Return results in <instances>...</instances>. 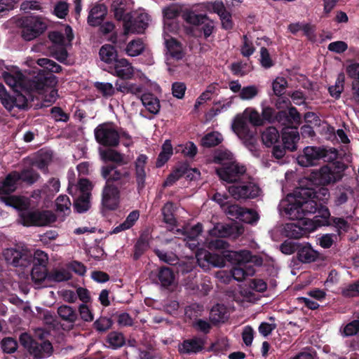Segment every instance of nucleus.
<instances>
[{
  "mask_svg": "<svg viewBox=\"0 0 359 359\" xmlns=\"http://www.w3.org/2000/svg\"><path fill=\"white\" fill-rule=\"evenodd\" d=\"M312 193L309 189H299L288 194L281 201L280 210L284 211L290 219L298 220L297 223L286 225L288 236L298 238L320 226L316 222L315 217L313 219L305 217L306 215L314 213L317 210L318 204L314 201L308 199Z\"/></svg>",
  "mask_w": 359,
  "mask_h": 359,
  "instance_id": "nucleus-1",
  "label": "nucleus"
},
{
  "mask_svg": "<svg viewBox=\"0 0 359 359\" xmlns=\"http://www.w3.org/2000/svg\"><path fill=\"white\" fill-rule=\"evenodd\" d=\"M248 121L253 126L264 125V118L252 107L246 108L242 113L238 114L233 119L231 128L243 144L251 151L255 150L257 145L256 130L250 128Z\"/></svg>",
  "mask_w": 359,
  "mask_h": 359,
  "instance_id": "nucleus-2",
  "label": "nucleus"
},
{
  "mask_svg": "<svg viewBox=\"0 0 359 359\" xmlns=\"http://www.w3.org/2000/svg\"><path fill=\"white\" fill-rule=\"evenodd\" d=\"M215 161L222 165L216 172L222 181L235 184L245 179V168L235 161L229 151L219 152L215 157Z\"/></svg>",
  "mask_w": 359,
  "mask_h": 359,
  "instance_id": "nucleus-3",
  "label": "nucleus"
},
{
  "mask_svg": "<svg viewBox=\"0 0 359 359\" xmlns=\"http://www.w3.org/2000/svg\"><path fill=\"white\" fill-rule=\"evenodd\" d=\"M18 172L13 171L6 175L5 179L0 182V202L6 206L12 207L18 210H25L29 203L24 197L11 195L18 185Z\"/></svg>",
  "mask_w": 359,
  "mask_h": 359,
  "instance_id": "nucleus-4",
  "label": "nucleus"
},
{
  "mask_svg": "<svg viewBox=\"0 0 359 359\" xmlns=\"http://www.w3.org/2000/svg\"><path fill=\"white\" fill-rule=\"evenodd\" d=\"M96 141L107 147H116L121 138L130 140V136L125 132L119 133L112 123H104L98 125L94 130Z\"/></svg>",
  "mask_w": 359,
  "mask_h": 359,
  "instance_id": "nucleus-5",
  "label": "nucleus"
},
{
  "mask_svg": "<svg viewBox=\"0 0 359 359\" xmlns=\"http://www.w3.org/2000/svg\"><path fill=\"white\" fill-rule=\"evenodd\" d=\"M57 83L56 76L50 75L43 78H36L32 81L30 88L42 95L45 102L51 104L55 102L58 97L57 90L55 88Z\"/></svg>",
  "mask_w": 359,
  "mask_h": 359,
  "instance_id": "nucleus-6",
  "label": "nucleus"
},
{
  "mask_svg": "<svg viewBox=\"0 0 359 359\" xmlns=\"http://www.w3.org/2000/svg\"><path fill=\"white\" fill-rule=\"evenodd\" d=\"M19 26L22 38L27 41L39 37L47 28L46 22L36 16H29L20 19Z\"/></svg>",
  "mask_w": 359,
  "mask_h": 359,
  "instance_id": "nucleus-7",
  "label": "nucleus"
},
{
  "mask_svg": "<svg viewBox=\"0 0 359 359\" xmlns=\"http://www.w3.org/2000/svg\"><path fill=\"white\" fill-rule=\"evenodd\" d=\"M20 210V223L24 226H46L56 220L55 215L50 210L24 211Z\"/></svg>",
  "mask_w": 359,
  "mask_h": 359,
  "instance_id": "nucleus-8",
  "label": "nucleus"
},
{
  "mask_svg": "<svg viewBox=\"0 0 359 359\" xmlns=\"http://www.w3.org/2000/svg\"><path fill=\"white\" fill-rule=\"evenodd\" d=\"M229 194L236 200L255 198L261 194L260 188L252 182L241 180L229 187Z\"/></svg>",
  "mask_w": 359,
  "mask_h": 359,
  "instance_id": "nucleus-9",
  "label": "nucleus"
},
{
  "mask_svg": "<svg viewBox=\"0 0 359 359\" xmlns=\"http://www.w3.org/2000/svg\"><path fill=\"white\" fill-rule=\"evenodd\" d=\"M150 21L149 16L143 11L132 13L129 20L123 24L124 34H140L144 32Z\"/></svg>",
  "mask_w": 359,
  "mask_h": 359,
  "instance_id": "nucleus-10",
  "label": "nucleus"
},
{
  "mask_svg": "<svg viewBox=\"0 0 359 359\" xmlns=\"http://www.w3.org/2000/svg\"><path fill=\"white\" fill-rule=\"evenodd\" d=\"M4 256L6 261L14 266L26 267L32 259V255L27 249L8 248L4 251Z\"/></svg>",
  "mask_w": 359,
  "mask_h": 359,
  "instance_id": "nucleus-11",
  "label": "nucleus"
},
{
  "mask_svg": "<svg viewBox=\"0 0 359 359\" xmlns=\"http://www.w3.org/2000/svg\"><path fill=\"white\" fill-rule=\"evenodd\" d=\"M326 151L320 147H306L302 154L298 156V164L303 167H309L316 165L318 161L325 157Z\"/></svg>",
  "mask_w": 359,
  "mask_h": 359,
  "instance_id": "nucleus-12",
  "label": "nucleus"
},
{
  "mask_svg": "<svg viewBox=\"0 0 359 359\" xmlns=\"http://www.w3.org/2000/svg\"><path fill=\"white\" fill-rule=\"evenodd\" d=\"M120 192L118 189L112 184H106L102 190V204L108 210H115L119 204Z\"/></svg>",
  "mask_w": 359,
  "mask_h": 359,
  "instance_id": "nucleus-13",
  "label": "nucleus"
},
{
  "mask_svg": "<svg viewBox=\"0 0 359 359\" xmlns=\"http://www.w3.org/2000/svg\"><path fill=\"white\" fill-rule=\"evenodd\" d=\"M3 78L8 86L15 92H21L22 90H27V81L25 76L19 71L4 72Z\"/></svg>",
  "mask_w": 359,
  "mask_h": 359,
  "instance_id": "nucleus-14",
  "label": "nucleus"
},
{
  "mask_svg": "<svg viewBox=\"0 0 359 359\" xmlns=\"http://www.w3.org/2000/svg\"><path fill=\"white\" fill-rule=\"evenodd\" d=\"M101 174L103 178L106 180V184H109V182H118L120 184H124L130 177L128 171L122 172L114 166H103L101 169Z\"/></svg>",
  "mask_w": 359,
  "mask_h": 359,
  "instance_id": "nucleus-15",
  "label": "nucleus"
},
{
  "mask_svg": "<svg viewBox=\"0 0 359 359\" xmlns=\"http://www.w3.org/2000/svg\"><path fill=\"white\" fill-rule=\"evenodd\" d=\"M205 346V341L201 337H193L184 340L178 346V351L181 354H196L201 352Z\"/></svg>",
  "mask_w": 359,
  "mask_h": 359,
  "instance_id": "nucleus-16",
  "label": "nucleus"
},
{
  "mask_svg": "<svg viewBox=\"0 0 359 359\" xmlns=\"http://www.w3.org/2000/svg\"><path fill=\"white\" fill-rule=\"evenodd\" d=\"M342 178V173L335 167L327 165L322 167L318 173V183L326 185L334 183Z\"/></svg>",
  "mask_w": 359,
  "mask_h": 359,
  "instance_id": "nucleus-17",
  "label": "nucleus"
},
{
  "mask_svg": "<svg viewBox=\"0 0 359 359\" xmlns=\"http://www.w3.org/2000/svg\"><path fill=\"white\" fill-rule=\"evenodd\" d=\"M225 252L226 251L222 252V255H219L217 254H212L205 250L201 249L196 252V257L200 266H204L202 265L201 262L205 261L215 267L222 268L225 266L226 258L224 256Z\"/></svg>",
  "mask_w": 359,
  "mask_h": 359,
  "instance_id": "nucleus-18",
  "label": "nucleus"
},
{
  "mask_svg": "<svg viewBox=\"0 0 359 359\" xmlns=\"http://www.w3.org/2000/svg\"><path fill=\"white\" fill-rule=\"evenodd\" d=\"M147 162V156L144 154L139 155L135 161V177L139 189H143L145 186Z\"/></svg>",
  "mask_w": 359,
  "mask_h": 359,
  "instance_id": "nucleus-19",
  "label": "nucleus"
},
{
  "mask_svg": "<svg viewBox=\"0 0 359 359\" xmlns=\"http://www.w3.org/2000/svg\"><path fill=\"white\" fill-rule=\"evenodd\" d=\"M224 256L227 261L236 265L248 266L249 262H253V257L248 250L226 251Z\"/></svg>",
  "mask_w": 359,
  "mask_h": 359,
  "instance_id": "nucleus-20",
  "label": "nucleus"
},
{
  "mask_svg": "<svg viewBox=\"0 0 359 359\" xmlns=\"http://www.w3.org/2000/svg\"><path fill=\"white\" fill-rule=\"evenodd\" d=\"M168 29V28L165 26L163 37L168 53L172 58L175 60H180L184 56L182 45L175 39L167 35Z\"/></svg>",
  "mask_w": 359,
  "mask_h": 359,
  "instance_id": "nucleus-21",
  "label": "nucleus"
},
{
  "mask_svg": "<svg viewBox=\"0 0 359 359\" xmlns=\"http://www.w3.org/2000/svg\"><path fill=\"white\" fill-rule=\"evenodd\" d=\"M178 231L182 234L183 240L187 241V243L191 249L194 250L198 246V243L196 242V238L202 232V226L201 224H197L192 227H186L183 229H179Z\"/></svg>",
  "mask_w": 359,
  "mask_h": 359,
  "instance_id": "nucleus-22",
  "label": "nucleus"
},
{
  "mask_svg": "<svg viewBox=\"0 0 359 359\" xmlns=\"http://www.w3.org/2000/svg\"><path fill=\"white\" fill-rule=\"evenodd\" d=\"M111 74L122 79H130L133 74V67L125 58L116 60Z\"/></svg>",
  "mask_w": 359,
  "mask_h": 359,
  "instance_id": "nucleus-23",
  "label": "nucleus"
},
{
  "mask_svg": "<svg viewBox=\"0 0 359 359\" xmlns=\"http://www.w3.org/2000/svg\"><path fill=\"white\" fill-rule=\"evenodd\" d=\"M65 36L58 32H53L49 34V39L54 43L53 47L66 46L71 43L74 39V34L69 26L65 27Z\"/></svg>",
  "mask_w": 359,
  "mask_h": 359,
  "instance_id": "nucleus-24",
  "label": "nucleus"
},
{
  "mask_svg": "<svg viewBox=\"0 0 359 359\" xmlns=\"http://www.w3.org/2000/svg\"><path fill=\"white\" fill-rule=\"evenodd\" d=\"M92 189L93 185L87 179L81 178L76 184L69 182L68 191L72 196H90Z\"/></svg>",
  "mask_w": 359,
  "mask_h": 359,
  "instance_id": "nucleus-25",
  "label": "nucleus"
},
{
  "mask_svg": "<svg viewBox=\"0 0 359 359\" xmlns=\"http://www.w3.org/2000/svg\"><path fill=\"white\" fill-rule=\"evenodd\" d=\"M299 140L296 128H286L283 133V142L285 149L290 151L297 149V143Z\"/></svg>",
  "mask_w": 359,
  "mask_h": 359,
  "instance_id": "nucleus-26",
  "label": "nucleus"
},
{
  "mask_svg": "<svg viewBox=\"0 0 359 359\" xmlns=\"http://www.w3.org/2000/svg\"><path fill=\"white\" fill-rule=\"evenodd\" d=\"M319 254L314 250L309 245L299 244L297 250V258L304 263H310L316 261Z\"/></svg>",
  "mask_w": 359,
  "mask_h": 359,
  "instance_id": "nucleus-27",
  "label": "nucleus"
},
{
  "mask_svg": "<svg viewBox=\"0 0 359 359\" xmlns=\"http://www.w3.org/2000/svg\"><path fill=\"white\" fill-rule=\"evenodd\" d=\"M30 348L32 353L38 358L48 357L53 353V346L48 341L35 342Z\"/></svg>",
  "mask_w": 359,
  "mask_h": 359,
  "instance_id": "nucleus-28",
  "label": "nucleus"
},
{
  "mask_svg": "<svg viewBox=\"0 0 359 359\" xmlns=\"http://www.w3.org/2000/svg\"><path fill=\"white\" fill-rule=\"evenodd\" d=\"M99 154L100 158L104 161H113L120 165H126L128 163L123 154L114 149H99Z\"/></svg>",
  "mask_w": 359,
  "mask_h": 359,
  "instance_id": "nucleus-29",
  "label": "nucleus"
},
{
  "mask_svg": "<svg viewBox=\"0 0 359 359\" xmlns=\"http://www.w3.org/2000/svg\"><path fill=\"white\" fill-rule=\"evenodd\" d=\"M115 18L118 20H123V24L126 20H129L132 14L127 12L126 0H115L111 4Z\"/></svg>",
  "mask_w": 359,
  "mask_h": 359,
  "instance_id": "nucleus-30",
  "label": "nucleus"
},
{
  "mask_svg": "<svg viewBox=\"0 0 359 359\" xmlns=\"http://www.w3.org/2000/svg\"><path fill=\"white\" fill-rule=\"evenodd\" d=\"M255 273V269L252 266L236 265L231 271V276L237 281H243Z\"/></svg>",
  "mask_w": 359,
  "mask_h": 359,
  "instance_id": "nucleus-31",
  "label": "nucleus"
},
{
  "mask_svg": "<svg viewBox=\"0 0 359 359\" xmlns=\"http://www.w3.org/2000/svg\"><path fill=\"white\" fill-rule=\"evenodd\" d=\"M107 13L106 8L104 5H96L90 11L88 22L92 26L98 25Z\"/></svg>",
  "mask_w": 359,
  "mask_h": 359,
  "instance_id": "nucleus-32",
  "label": "nucleus"
},
{
  "mask_svg": "<svg viewBox=\"0 0 359 359\" xmlns=\"http://www.w3.org/2000/svg\"><path fill=\"white\" fill-rule=\"evenodd\" d=\"M142 104L147 110L153 114H156L160 110L158 99L151 93H144L141 97Z\"/></svg>",
  "mask_w": 359,
  "mask_h": 359,
  "instance_id": "nucleus-33",
  "label": "nucleus"
},
{
  "mask_svg": "<svg viewBox=\"0 0 359 359\" xmlns=\"http://www.w3.org/2000/svg\"><path fill=\"white\" fill-rule=\"evenodd\" d=\"M100 58L107 64L115 62L117 59V51L115 48L109 44L103 45L99 51Z\"/></svg>",
  "mask_w": 359,
  "mask_h": 359,
  "instance_id": "nucleus-34",
  "label": "nucleus"
},
{
  "mask_svg": "<svg viewBox=\"0 0 359 359\" xmlns=\"http://www.w3.org/2000/svg\"><path fill=\"white\" fill-rule=\"evenodd\" d=\"M261 138L263 144L269 147L278 142L280 135L276 128L270 126L262 133Z\"/></svg>",
  "mask_w": 359,
  "mask_h": 359,
  "instance_id": "nucleus-35",
  "label": "nucleus"
},
{
  "mask_svg": "<svg viewBox=\"0 0 359 359\" xmlns=\"http://www.w3.org/2000/svg\"><path fill=\"white\" fill-rule=\"evenodd\" d=\"M140 217V212L138 210L132 211L126 217L125 221L116 226L111 231L112 233H118L121 231L128 230L134 226L135 222Z\"/></svg>",
  "mask_w": 359,
  "mask_h": 359,
  "instance_id": "nucleus-36",
  "label": "nucleus"
},
{
  "mask_svg": "<svg viewBox=\"0 0 359 359\" xmlns=\"http://www.w3.org/2000/svg\"><path fill=\"white\" fill-rule=\"evenodd\" d=\"M228 311L225 306L217 304L214 306L210 313V318L213 323H223L228 318Z\"/></svg>",
  "mask_w": 359,
  "mask_h": 359,
  "instance_id": "nucleus-37",
  "label": "nucleus"
},
{
  "mask_svg": "<svg viewBox=\"0 0 359 359\" xmlns=\"http://www.w3.org/2000/svg\"><path fill=\"white\" fill-rule=\"evenodd\" d=\"M206 15L198 14L196 11L187 10L183 13V19L189 24L194 26H199L205 22Z\"/></svg>",
  "mask_w": 359,
  "mask_h": 359,
  "instance_id": "nucleus-38",
  "label": "nucleus"
},
{
  "mask_svg": "<svg viewBox=\"0 0 359 359\" xmlns=\"http://www.w3.org/2000/svg\"><path fill=\"white\" fill-rule=\"evenodd\" d=\"M299 189H309L311 190L313 193L312 194L308 197V199H311L314 201L316 203L317 201L320 202L321 203H326L330 198V193L327 188L321 187L318 189L317 191H314L313 189L309 188H298L295 191Z\"/></svg>",
  "mask_w": 359,
  "mask_h": 359,
  "instance_id": "nucleus-39",
  "label": "nucleus"
},
{
  "mask_svg": "<svg viewBox=\"0 0 359 359\" xmlns=\"http://www.w3.org/2000/svg\"><path fill=\"white\" fill-rule=\"evenodd\" d=\"M259 93V88L255 85H249L243 87V89L238 95L240 100L243 101H249L255 99Z\"/></svg>",
  "mask_w": 359,
  "mask_h": 359,
  "instance_id": "nucleus-40",
  "label": "nucleus"
},
{
  "mask_svg": "<svg viewBox=\"0 0 359 359\" xmlns=\"http://www.w3.org/2000/svg\"><path fill=\"white\" fill-rule=\"evenodd\" d=\"M223 140L222 135L218 132H212L205 135L201 140L203 147H211L220 144Z\"/></svg>",
  "mask_w": 359,
  "mask_h": 359,
  "instance_id": "nucleus-41",
  "label": "nucleus"
},
{
  "mask_svg": "<svg viewBox=\"0 0 359 359\" xmlns=\"http://www.w3.org/2000/svg\"><path fill=\"white\" fill-rule=\"evenodd\" d=\"M172 154V147L169 140H166L162 146V151L158 155L156 165L161 167Z\"/></svg>",
  "mask_w": 359,
  "mask_h": 359,
  "instance_id": "nucleus-42",
  "label": "nucleus"
},
{
  "mask_svg": "<svg viewBox=\"0 0 359 359\" xmlns=\"http://www.w3.org/2000/svg\"><path fill=\"white\" fill-rule=\"evenodd\" d=\"M144 49V45L143 41L138 39L130 41L128 44L126 51L129 56L135 57L141 54Z\"/></svg>",
  "mask_w": 359,
  "mask_h": 359,
  "instance_id": "nucleus-43",
  "label": "nucleus"
},
{
  "mask_svg": "<svg viewBox=\"0 0 359 359\" xmlns=\"http://www.w3.org/2000/svg\"><path fill=\"white\" fill-rule=\"evenodd\" d=\"M158 279L163 286L168 287L174 283L175 276L170 269L163 267L159 271Z\"/></svg>",
  "mask_w": 359,
  "mask_h": 359,
  "instance_id": "nucleus-44",
  "label": "nucleus"
},
{
  "mask_svg": "<svg viewBox=\"0 0 359 359\" xmlns=\"http://www.w3.org/2000/svg\"><path fill=\"white\" fill-rule=\"evenodd\" d=\"M57 313L63 320L69 322H75L77 318L76 311L69 306H60L57 309Z\"/></svg>",
  "mask_w": 359,
  "mask_h": 359,
  "instance_id": "nucleus-45",
  "label": "nucleus"
},
{
  "mask_svg": "<svg viewBox=\"0 0 359 359\" xmlns=\"http://www.w3.org/2000/svg\"><path fill=\"white\" fill-rule=\"evenodd\" d=\"M344 74H339L337 76L335 84L329 87V92L331 96L335 98H339L340 97V95L344 90Z\"/></svg>",
  "mask_w": 359,
  "mask_h": 359,
  "instance_id": "nucleus-46",
  "label": "nucleus"
},
{
  "mask_svg": "<svg viewBox=\"0 0 359 359\" xmlns=\"http://www.w3.org/2000/svg\"><path fill=\"white\" fill-rule=\"evenodd\" d=\"M19 181L22 180L27 184H32L36 182L39 175L33 169H25L21 172H18Z\"/></svg>",
  "mask_w": 359,
  "mask_h": 359,
  "instance_id": "nucleus-47",
  "label": "nucleus"
},
{
  "mask_svg": "<svg viewBox=\"0 0 359 359\" xmlns=\"http://www.w3.org/2000/svg\"><path fill=\"white\" fill-rule=\"evenodd\" d=\"M76 199L74 201V206L76 212H83L90 208V196H75Z\"/></svg>",
  "mask_w": 359,
  "mask_h": 359,
  "instance_id": "nucleus-48",
  "label": "nucleus"
},
{
  "mask_svg": "<svg viewBox=\"0 0 359 359\" xmlns=\"http://www.w3.org/2000/svg\"><path fill=\"white\" fill-rule=\"evenodd\" d=\"M32 279L40 283L48 277L46 266H34L31 273Z\"/></svg>",
  "mask_w": 359,
  "mask_h": 359,
  "instance_id": "nucleus-49",
  "label": "nucleus"
},
{
  "mask_svg": "<svg viewBox=\"0 0 359 359\" xmlns=\"http://www.w3.org/2000/svg\"><path fill=\"white\" fill-rule=\"evenodd\" d=\"M173 212H174V206L170 203H166L162 209L163 221L166 224H168L171 226L175 225V222H176Z\"/></svg>",
  "mask_w": 359,
  "mask_h": 359,
  "instance_id": "nucleus-50",
  "label": "nucleus"
},
{
  "mask_svg": "<svg viewBox=\"0 0 359 359\" xmlns=\"http://www.w3.org/2000/svg\"><path fill=\"white\" fill-rule=\"evenodd\" d=\"M13 98L7 93L4 86L0 83V100L4 107L9 111L14 107Z\"/></svg>",
  "mask_w": 359,
  "mask_h": 359,
  "instance_id": "nucleus-51",
  "label": "nucleus"
},
{
  "mask_svg": "<svg viewBox=\"0 0 359 359\" xmlns=\"http://www.w3.org/2000/svg\"><path fill=\"white\" fill-rule=\"evenodd\" d=\"M350 194L351 191L347 189H339L336 190L333 196L334 205L339 207L346 203Z\"/></svg>",
  "mask_w": 359,
  "mask_h": 359,
  "instance_id": "nucleus-52",
  "label": "nucleus"
},
{
  "mask_svg": "<svg viewBox=\"0 0 359 359\" xmlns=\"http://www.w3.org/2000/svg\"><path fill=\"white\" fill-rule=\"evenodd\" d=\"M318 225L327 226L330 224L329 219L330 217V212L326 206H320L318 210V215L315 216Z\"/></svg>",
  "mask_w": 359,
  "mask_h": 359,
  "instance_id": "nucleus-53",
  "label": "nucleus"
},
{
  "mask_svg": "<svg viewBox=\"0 0 359 359\" xmlns=\"http://www.w3.org/2000/svg\"><path fill=\"white\" fill-rule=\"evenodd\" d=\"M57 211L68 214L70 212L71 202L67 196H59L55 201Z\"/></svg>",
  "mask_w": 359,
  "mask_h": 359,
  "instance_id": "nucleus-54",
  "label": "nucleus"
},
{
  "mask_svg": "<svg viewBox=\"0 0 359 359\" xmlns=\"http://www.w3.org/2000/svg\"><path fill=\"white\" fill-rule=\"evenodd\" d=\"M36 63L52 72L58 73L62 70L60 65L48 58H40L37 60Z\"/></svg>",
  "mask_w": 359,
  "mask_h": 359,
  "instance_id": "nucleus-55",
  "label": "nucleus"
},
{
  "mask_svg": "<svg viewBox=\"0 0 359 359\" xmlns=\"http://www.w3.org/2000/svg\"><path fill=\"white\" fill-rule=\"evenodd\" d=\"M107 341L114 348H119L125 344V339L120 332H113L109 334Z\"/></svg>",
  "mask_w": 359,
  "mask_h": 359,
  "instance_id": "nucleus-56",
  "label": "nucleus"
},
{
  "mask_svg": "<svg viewBox=\"0 0 359 359\" xmlns=\"http://www.w3.org/2000/svg\"><path fill=\"white\" fill-rule=\"evenodd\" d=\"M95 87L105 97L112 96L115 93V88L110 83L96 82Z\"/></svg>",
  "mask_w": 359,
  "mask_h": 359,
  "instance_id": "nucleus-57",
  "label": "nucleus"
},
{
  "mask_svg": "<svg viewBox=\"0 0 359 359\" xmlns=\"http://www.w3.org/2000/svg\"><path fill=\"white\" fill-rule=\"evenodd\" d=\"M70 278V273L67 270L63 269L53 271L48 276L49 279L56 282L67 280Z\"/></svg>",
  "mask_w": 359,
  "mask_h": 359,
  "instance_id": "nucleus-58",
  "label": "nucleus"
},
{
  "mask_svg": "<svg viewBox=\"0 0 359 359\" xmlns=\"http://www.w3.org/2000/svg\"><path fill=\"white\" fill-rule=\"evenodd\" d=\"M269 320L271 322H263L259 326V332L264 337H267L276 328L274 318L271 317Z\"/></svg>",
  "mask_w": 359,
  "mask_h": 359,
  "instance_id": "nucleus-59",
  "label": "nucleus"
},
{
  "mask_svg": "<svg viewBox=\"0 0 359 359\" xmlns=\"http://www.w3.org/2000/svg\"><path fill=\"white\" fill-rule=\"evenodd\" d=\"M287 82L283 77H277L272 83V88L275 95H280L287 87Z\"/></svg>",
  "mask_w": 359,
  "mask_h": 359,
  "instance_id": "nucleus-60",
  "label": "nucleus"
},
{
  "mask_svg": "<svg viewBox=\"0 0 359 359\" xmlns=\"http://www.w3.org/2000/svg\"><path fill=\"white\" fill-rule=\"evenodd\" d=\"M255 50V48L251 40L245 35L243 39V45L241 48V54L245 57L252 55Z\"/></svg>",
  "mask_w": 359,
  "mask_h": 359,
  "instance_id": "nucleus-61",
  "label": "nucleus"
},
{
  "mask_svg": "<svg viewBox=\"0 0 359 359\" xmlns=\"http://www.w3.org/2000/svg\"><path fill=\"white\" fill-rule=\"evenodd\" d=\"M48 257L46 253L42 250H37L33 256L34 266H46Z\"/></svg>",
  "mask_w": 359,
  "mask_h": 359,
  "instance_id": "nucleus-62",
  "label": "nucleus"
},
{
  "mask_svg": "<svg viewBox=\"0 0 359 359\" xmlns=\"http://www.w3.org/2000/svg\"><path fill=\"white\" fill-rule=\"evenodd\" d=\"M68 12L69 5L65 1H58L54 7V14L59 18H65Z\"/></svg>",
  "mask_w": 359,
  "mask_h": 359,
  "instance_id": "nucleus-63",
  "label": "nucleus"
},
{
  "mask_svg": "<svg viewBox=\"0 0 359 359\" xmlns=\"http://www.w3.org/2000/svg\"><path fill=\"white\" fill-rule=\"evenodd\" d=\"M260 63L261 65L266 69H269L273 65V62L270 56L268 50L262 47L260 49Z\"/></svg>",
  "mask_w": 359,
  "mask_h": 359,
  "instance_id": "nucleus-64",
  "label": "nucleus"
}]
</instances>
